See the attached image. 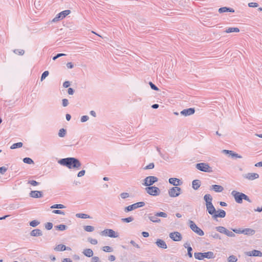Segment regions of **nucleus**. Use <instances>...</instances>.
<instances>
[{
  "label": "nucleus",
  "mask_w": 262,
  "mask_h": 262,
  "mask_svg": "<svg viewBox=\"0 0 262 262\" xmlns=\"http://www.w3.org/2000/svg\"><path fill=\"white\" fill-rule=\"evenodd\" d=\"M89 119V117L88 116L85 115L81 117L80 121L81 122H85L87 121Z\"/></svg>",
  "instance_id": "nucleus-57"
},
{
  "label": "nucleus",
  "mask_w": 262,
  "mask_h": 262,
  "mask_svg": "<svg viewBox=\"0 0 262 262\" xmlns=\"http://www.w3.org/2000/svg\"><path fill=\"white\" fill-rule=\"evenodd\" d=\"M156 216L165 218L167 217V214L166 213L164 212H156Z\"/></svg>",
  "instance_id": "nucleus-46"
},
{
  "label": "nucleus",
  "mask_w": 262,
  "mask_h": 262,
  "mask_svg": "<svg viewBox=\"0 0 262 262\" xmlns=\"http://www.w3.org/2000/svg\"><path fill=\"white\" fill-rule=\"evenodd\" d=\"M239 29L237 27H230L225 31V32L227 33H230L232 32H239Z\"/></svg>",
  "instance_id": "nucleus-31"
},
{
  "label": "nucleus",
  "mask_w": 262,
  "mask_h": 262,
  "mask_svg": "<svg viewBox=\"0 0 262 262\" xmlns=\"http://www.w3.org/2000/svg\"><path fill=\"white\" fill-rule=\"evenodd\" d=\"M84 229L87 232H92L94 230V227L92 226H85Z\"/></svg>",
  "instance_id": "nucleus-44"
},
{
  "label": "nucleus",
  "mask_w": 262,
  "mask_h": 262,
  "mask_svg": "<svg viewBox=\"0 0 262 262\" xmlns=\"http://www.w3.org/2000/svg\"><path fill=\"white\" fill-rule=\"evenodd\" d=\"M158 179L155 176H148L144 180L143 185L145 186H150L152 185L155 183L158 182Z\"/></svg>",
  "instance_id": "nucleus-6"
},
{
  "label": "nucleus",
  "mask_w": 262,
  "mask_h": 262,
  "mask_svg": "<svg viewBox=\"0 0 262 262\" xmlns=\"http://www.w3.org/2000/svg\"><path fill=\"white\" fill-rule=\"evenodd\" d=\"M169 237L173 241H175V242L180 241L182 239V236L181 234L178 232H173L170 233L169 234Z\"/></svg>",
  "instance_id": "nucleus-12"
},
{
  "label": "nucleus",
  "mask_w": 262,
  "mask_h": 262,
  "mask_svg": "<svg viewBox=\"0 0 262 262\" xmlns=\"http://www.w3.org/2000/svg\"><path fill=\"white\" fill-rule=\"evenodd\" d=\"M181 193V188L177 186L173 187L168 190V194L170 197L176 198Z\"/></svg>",
  "instance_id": "nucleus-8"
},
{
  "label": "nucleus",
  "mask_w": 262,
  "mask_h": 262,
  "mask_svg": "<svg viewBox=\"0 0 262 262\" xmlns=\"http://www.w3.org/2000/svg\"><path fill=\"white\" fill-rule=\"evenodd\" d=\"M88 241L93 245H96L98 243V241L96 239H93L91 237H89L88 238Z\"/></svg>",
  "instance_id": "nucleus-49"
},
{
  "label": "nucleus",
  "mask_w": 262,
  "mask_h": 262,
  "mask_svg": "<svg viewBox=\"0 0 262 262\" xmlns=\"http://www.w3.org/2000/svg\"><path fill=\"white\" fill-rule=\"evenodd\" d=\"M201 181L199 180H194L192 182V187L194 190H198L201 186Z\"/></svg>",
  "instance_id": "nucleus-27"
},
{
  "label": "nucleus",
  "mask_w": 262,
  "mask_h": 262,
  "mask_svg": "<svg viewBox=\"0 0 262 262\" xmlns=\"http://www.w3.org/2000/svg\"><path fill=\"white\" fill-rule=\"evenodd\" d=\"M49 74V72L48 71L43 72L41 76V81H43Z\"/></svg>",
  "instance_id": "nucleus-48"
},
{
  "label": "nucleus",
  "mask_w": 262,
  "mask_h": 262,
  "mask_svg": "<svg viewBox=\"0 0 262 262\" xmlns=\"http://www.w3.org/2000/svg\"><path fill=\"white\" fill-rule=\"evenodd\" d=\"M242 196H243V200H245L250 203L251 202V200L249 199V198L248 195H247L246 194L243 193Z\"/></svg>",
  "instance_id": "nucleus-62"
},
{
  "label": "nucleus",
  "mask_w": 262,
  "mask_h": 262,
  "mask_svg": "<svg viewBox=\"0 0 262 262\" xmlns=\"http://www.w3.org/2000/svg\"><path fill=\"white\" fill-rule=\"evenodd\" d=\"M55 228L56 229L60 230V231H63L66 230L68 228V227L63 224H60L57 226H55Z\"/></svg>",
  "instance_id": "nucleus-36"
},
{
  "label": "nucleus",
  "mask_w": 262,
  "mask_h": 262,
  "mask_svg": "<svg viewBox=\"0 0 262 262\" xmlns=\"http://www.w3.org/2000/svg\"><path fill=\"white\" fill-rule=\"evenodd\" d=\"M237 260V258L234 255H231L228 258V262H236Z\"/></svg>",
  "instance_id": "nucleus-47"
},
{
  "label": "nucleus",
  "mask_w": 262,
  "mask_h": 262,
  "mask_svg": "<svg viewBox=\"0 0 262 262\" xmlns=\"http://www.w3.org/2000/svg\"><path fill=\"white\" fill-rule=\"evenodd\" d=\"M244 177L249 180H253L259 178V174L257 173H248L244 176Z\"/></svg>",
  "instance_id": "nucleus-17"
},
{
  "label": "nucleus",
  "mask_w": 262,
  "mask_h": 262,
  "mask_svg": "<svg viewBox=\"0 0 262 262\" xmlns=\"http://www.w3.org/2000/svg\"><path fill=\"white\" fill-rule=\"evenodd\" d=\"M206 210L208 211V213L213 217V215L216 212V209L213 204H208V205H206Z\"/></svg>",
  "instance_id": "nucleus-16"
},
{
  "label": "nucleus",
  "mask_w": 262,
  "mask_h": 262,
  "mask_svg": "<svg viewBox=\"0 0 262 262\" xmlns=\"http://www.w3.org/2000/svg\"><path fill=\"white\" fill-rule=\"evenodd\" d=\"M149 84L152 90H155V91H159V88L154 84L152 82H149Z\"/></svg>",
  "instance_id": "nucleus-50"
},
{
  "label": "nucleus",
  "mask_w": 262,
  "mask_h": 262,
  "mask_svg": "<svg viewBox=\"0 0 262 262\" xmlns=\"http://www.w3.org/2000/svg\"><path fill=\"white\" fill-rule=\"evenodd\" d=\"M255 233V230L251 228L244 229L243 234L246 235H253Z\"/></svg>",
  "instance_id": "nucleus-25"
},
{
  "label": "nucleus",
  "mask_w": 262,
  "mask_h": 262,
  "mask_svg": "<svg viewBox=\"0 0 262 262\" xmlns=\"http://www.w3.org/2000/svg\"><path fill=\"white\" fill-rule=\"evenodd\" d=\"M52 213H55V214H62V215L65 214L64 212H63V211H61L60 210H54L52 211Z\"/></svg>",
  "instance_id": "nucleus-54"
},
{
  "label": "nucleus",
  "mask_w": 262,
  "mask_h": 262,
  "mask_svg": "<svg viewBox=\"0 0 262 262\" xmlns=\"http://www.w3.org/2000/svg\"><path fill=\"white\" fill-rule=\"evenodd\" d=\"M210 236H211L214 239H221L220 235L217 233L215 232H212L211 233Z\"/></svg>",
  "instance_id": "nucleus-40"
},
{
  "label": "nucleus",
  "mask_w": 262,
  "mask_h": 262,
  "mask_svg": "<svg viewBox=\"0 0 262 262\" xmlns=\"http://www.w3.org/2000/svg\"><path fill=\"white\" fill-rule=\"evenodd\" d=\"M195 167L199 170L206 172H211L212 169L207 163H200L195 165Z\"/></svg>",
  "instance_id": "nucleus-3"
},
{
  "label": "nucleus",
  "mask_w": 262,
  "mask_h": 262,
  "mask_svg": "<svg viewBox=\"0 0 262 262\" xmlns=\"http://www.w3.org/2000/svg\"><path fill=\"white\" fill-rule=\"evenodd\" d=\"M148 219L153 223H160L161 222V220L158 218V216H156V213L154 215L151 213L149 214Z\"/></svg>",
  "instance_id": "nucleus-22"
},
{
  "label": "nucleus",
  "mask_w": 262,
  "mask_h": 262,
  "mask_svg": "<svg viewBox=\"0 0 262 262\" xmlns=\"http://www.w3.org/2000/svg\"><path fill=\"white\" fill-rule=\"evenodd\" d=\"M212 197L210 194H206L204 196V200L206 202V205H208V204H212Z\"/></svg>",
  "instance_id": "nucleus-24"
},
{
  "label": "nucleus",
  "mask_w": 262,
  "mask_h": 262,
  "mask_svg": "<svg viewBox=\"0 0 262 262\" xmlns=\"http://www.w3.org/2000/svg\"><path fill=\"white\" fill-rule=\"evenodd\" d=\"M195 110L194 108H189L187 109H184L180 112L182 115L187 116L192 115L194 113Z\"/></svg>",
  "instance_id": "nucleus-14"
},
{
  "label": "nucleus",
  "mask_w": 262,
  "mask_h": 262,
  "mask_svg": "<svg viewBox=\"0 0 262 262\" xmlns=\"http://www.w3.org/2000/svg\"><path fill=\"white\" fill-rule=\"evenodd\" d=\"M145 203L144 202H137L125 207L124 211L125 212H128L138 208L143 207Z\"/></svg>",
  "instance_id": "nucleus-7"
},
{
  "label": "nucleus",
  "mask_w": 262,
  "mask_h": 262,
  "mask_svg": "<svg viewBox=\"0 0 262 262\" xmlns=\"http://www.w3.org/2000/svg\"><path fill=\"white\" fill-rule=\"evenodd\" d=\"M133 220H134V217L132 216H129V217H128L126 218L122 219V221L123 222H125V223H129V222H132Z\"/></svg>",
  "instance_id": "nucleus-45"
},
{
  "label": "nucleus",
  "mask_w": 262,
  "mask_h": 262,
  "mask_svg": "<svg viewBox=\"0 0 262 262\" xmlns=\"http://www.w3.org/2000/svg\"><path fill=\"white\" fill-rule=\"evenodd\" d=\"M212 189L216 192H221L224 190V188L222 186L218 185H212Z\"/></svg>",
  "instance_id": "nucleus-30"
},
{
  "label": "nucleus",
  "mask_w": 262,
  "mask_h": 262,
  "mask_svg": "<svg viewBox=\"0 0 262 262\" xmlns=\"http://www.w3.org/2000/svg\"><path fill=\"white\" fill-rule=\"evenodd\" d=\"M156 244L160 248L165 249L167 248L165 242L161 239H158L156 242Z\"/></svg>",
  "instance_id": "nucleus-20"
},
{
  "label": "nucleus",
  "mask_w": 262,
  "mask_h": 262,
  "mask_svg": "<svg viewBox=\"0 0 262 262\" xmlns=\"http://www.w3.org/2000/svg\"><path fill=\"white\" fill-rule=\"evenodd\" d=\"M62 106L66 107L69 104V101L67 99H63L62 100Z\"/></svg>",
  "instance_id": "nucleus-60"
},
{
  "label": "nucleus",
  "mask_w": 262,
  "mask_h": 262,
  "mask_svg": "<svg viewBox=\"0 0 262 262\" xmlns=\"http://www.w3.org/2000/svg\"><path fill=\"white\" fill-rule=\"evenodd\" d=\"M189 225L190 229L195 233L198 234L200 236H203L204 235V231L199 227H198L191 220L189 221Z\"/></svg>",
  "instance_id": "nucleus-5"
},
{
  "label": "nucleus",
  "mask_w": 262,
  "mask_h": 262,
  "mask_svg": "<svg viewBox=\"0 0 262 262\" xmlns=\"http://www.w3.org/2000/svg\"><path fill=\"white\" fill-rule=\"evenodd\" d=\"M155 165L154 163H150L144 167V169H151L154 168Z\"/></svg>",
  "instance_id": "nucleus-53"
},
{
  "label": "nucleus",
  "mask_w": 262,
  "mask_h": 262,
  "mask_svg": "<svg viewBox=\"0 0 262 262\" xmlns=\"http://www.w3.org/2000/svg\"><path fill=\"white\" fill-rule=\"evenodd\" d=\"M248 6L249 7L256 8L258 6V4L257 3L251 2L248 4Z\"/></svg>",
  "instance_id": "nucleus-58"
},
{
  "label": "nucleus",
  "mask_w": 262,
  "mask_h": 262,
  "mask_svg": "<svg viewBox=\"0 0 262 262\" xmlns=\"http://www.w3.org/2000/svg\"><path fill=\"white\" fill-rule=\"evenodd\" d=\"M102 233L103 235H104L105 236H108L110 237H117L118 236V235L117 233H116L113 230L110 229H107L104 230Z\"/></svg>",
  "instance_id": "nucleus-11"
},
{
  "label": "nucleus",
  "mask_w": 262,
  "mask_h": 262,
  "mask_svg": "<svg viewBox=\"0 0 262 262\" xmlns=\"http://www.w3.org/2000/svg\"><path fill=\"white\" fill-rule=\"evenodd\" d=\"M65 55H66V54H63V53H58L56 56H55L53 57V60H55L58 58L63 56H65Z\"/></svg>",
  "instance_id": "nucleus-61"
},
{
  "label": "nucleus",
  "mask_w": 262,
  "mask_h": 262,
  "mask_svg": "<svg viewBox=\"0 0 262 262\" xmlns=\"http://www.w3.org/2000/svg\"><path fill=\"white\" fill-rule=\"evenodd\" d=\"M82 253L85 256L89 257H92L93 255V251L91 249H85L83 251Z\"/></svg>",
  "instance_id": "nucleus-29"
},
{
  "label": "nucleus",
  "mask_w": 262,
  "mask_h": 262,
  "mask_svg": "<svg viewBox=\"0 0 262 262\" xmlns=\"http://www.w3.org/2000/svg\"><path fill=\"white\" fill-rule=\"evenodd\" d=\"M168 182L170 184L175 186L181 185L182 184V182L180 179L174 178H169Z\"/></svg>",
  "instance_id": "nucleus-18"
},
{
  "label": "nucleus",
  "mask_w": 262,
  "mask_h": 262,
  "mask_svg": "<svg viewBox=\"0 0 262 262\" xmlns=\"http://www.w3.org/2000/svg\"><path fill=\"white\" fill-rule=\"evenodd\" d=\"M53 227V224L50 222H48L45 224V228L46 229L49 230H51Z\"/></svg>",
  "instance_id": "nucleus-51"
},
{
  "label": "nucleus",
  "mask_w": 262,
  "mask_h": 262,
  "mask_svg": "<svg viewBox=\"0 0 262 262\" xmlns=\"http://www.w3.org/2000/svg\"><path fill=\"white\" fill-rule=\"evenodd\" d=\"M225 235L231 237H233L235 236V234L233 232L230 231L228 230H227Z\"/></svg>",
  "instance_id": "nucleus-55"
},
{
  "label": "nucleus",
  "mask_w": 262,
  "mask_h": 262,
  "mask_svg": "<svg viewBox=\"0 0 262 262\" xmlns=\"http://www.w3.org/2000/svg\"><path fill=\"white\" fill-rule=\"evenodd\" d=\"M120 196L122 199H125L129 196V194L127 192H122L120 194Z\"/></svg>",
  "instance_id": "nucleus-52"
},
{
  "label": "nucleus",
  "mask_w": 262,
  "mask_h": 262,
  "mask_svg": "<svg viewBox=\"0 0 262 262\" xmlns=\"http://www.w3.org/2000/svg\"><path fill=\"white\" fill-rule=\"evenodd\" d=\"M71 13V11L69 10H66L63 11L58 14L53 18L52 21L56 22L59 20L65 18L68 15H69Z\"/></svg>",
  "instance_id": "nucleus-9"
},
{
  "label": "nucleus",
  "mask_w": 262,
  "mask_h": 262,
  "mask_svg": "<svg viewBox=\"0 0 262 262\" xmlns=\"http://www.w3.org/2000/svg\"><path fill=\"white\" fill-rule=\"evenodd\" d=\"M224 152L229 154L232 158H242V156L238 155V154L234 152L232 150H224Z\"/></svg>",
  "instance_id": "nucleus-26"
},
{
  "label": "nucleus",
  "mask_w": 262,
  "mask_h": 262,
  "mask_svg": "<svg viewBox=\"0 0 262 262\" xmlns=\"http://www.w3.org/2000/svg\"><path fill=\"white\" fill-rule=\"evenodd\" d=\"M146 192L150 195L158 196L160 193V189L156 186H147L145 188Z\"/></svg>",
  "instance_id": "nucleus-4"
},
{
  "label": "nucleus",
  "mask_w": 262,
  "mask_h": 262,
  "mask_svg": "<svg viewBox=\"0 0 262 262\" xmlns=\"http://www.w3.org/2000/svg\"><path fill=\"white\" fill-rule=\"evenodd\" d=\"M67 134V130L64 128H61L59 129L58 132V136L61 138L65 137Z\"/></svg>",
  "instance_id": "nucleus-35"
},
{
  "label": "nucleus",
  "mask_w": 262,
  "mask_h": 262,
  "mask_svg": "<svg viewBox=\"0 0 262 262\" xmlns=\"http://www.w3.org/2000/svg\"><path fill=\"white\" fill-rule=\"evenodd\" d=\"M13 52L16 54H18L19 55H23L25 53V51L24 50H20V49H15L13 50Z\"/></svg>",
  "instance_id": "nucleus-42"
},
{
  "label": "nucleus",
  "mask_w": 262,
  "mask_h": 262,
  "mask_svg": "<svg viewBox=\"0 0 262 262\" xmlns=\"http://www.w3.org/2000/svg\"><path fill=\"white\" fill-rule=\"evenodd\" d=\"M226 216V212L222 209H219L216 213L213 215V219L217 217L223 218Z\"/></svg>",
  "instance_id": "nucleus-21"
},
{
  "label": "nucleus",
  "mask_w": 262,
  "mask_h": 262,
  "mask_svg": "<svg viewBox=\"0 0 262 262\" xmlns=\"http://www.w3.org/2000/svg\"><path fill=\"white\" fill-rule=\"evenodd\" d=\"M40 224V222H38V221L37 220H33V221H31L30 223H29V225L30 226H32L33 227H35L36 226H37V225H38L39 224Z\"/></svg>",
  "instance_id": "nucleus-41"
},
{
  "label": "nucleus",
  "mask_w": 262,
  "mask_h": 262,
  "mask_svg": "<svg viewBox=\"0 0 262 262\" xmlns=\"http://www.w3.org/2000/svg\"><path fill=\"white\" fill-rule=\"evenodd\" d=\"M184 246L185 248H187L188 255L189 257L191 258L192 257V253L191 252L192 251V248L188 243H185L184 245Z\"/></svg>",
  "instance_id": "nucleus-32"
},
{
  "label": "nucleus",
  "mask_w": 262,
  "mask_h": 262,
  "mask_svg": "<svg viewBox=\"0 0 262 262\" xmlns=\"http://www.w3.org/2000/svg\"><path fill=\"white\" fill-rule=\"evenodd\" d=\"M219 12L220 13L226 12H234V10L231 8H228V7H221L219 8Z\"/></svg>",
  "instance_id": "nucleus-28"
},
{
  "label": "nucleus",
  "mask_w": 262,
  "mask_h": 262,
  "mask_svg": "<svg viewBox=\"0 0 262 262\" xmlns=\"http://www.w3.org/2000/svg\"><path fill=\"white\" fill-rule=\"evenodd\" d=\"M42 235V231L38 229H34L30 232V235L32 236H39Z\"/></svg>",
  "instance_id": "nucleus-23"
},
{
  "label": "nucleus",
  "mask_w": 262,
  "mask_h": 262,
  "mask_svg": "<svg viewBox=\"0 0 262 262\" xmlns=\"http://www.w3.org/2000/svg\"><path fill=\"white\" fill-rule=\"evenodd\" d=\"M66 208L65 206L62 204H55L51 207L52 209H63Z\"/></svg>",
  "instance_id": "nucleus-38"
},
{
  "label": "nucleus",
  "mask_w": 262,
  "mask_h": 262,
  "mask_svg": "<svg viewBox=\"0 0 262 262\" xmlns=\"http://www.w3.org/2000/svg\"><path fill=\"white\" fill-rule=\"evenodd\" d=\"M231 195L234 197L235 201L238 204L243 203V193L233 190L231 192Z\"/></svg>",
  "instance_id": "nucleus-10"
},
{
  "label": "nucleus",
  "mask_w": 262,
  "mask_h": 262,
  "mask_svg": "<svg viewBox=\"0 0 262 262\" xmlns=\"http://www.w3.org/2000/svg\"><path fill=\"white\" fill-rule=\"evenodd\" d=\"M23 144L22 142H17V143H14L13 144H12L10 148L12 149H16L17 148H20L23 146Z\"/></svg>",
  "instance_id": "nucleus-34"
},
{
  "label": "nucleus",
  "mask_w": 262,
  "mask_h": 262,
  "mask_svg": "<svg viewBox=\"0 0 262 262\" xmlns=\"http://www.w3.org/2000/svg\"><path fill=\"white\" fill-rule=\"evenodd\" d=\"M232 231L237 234L243 233L244 232V229L242 230L241 229H232Z\"/></svg>",
  "instance_id": "nucleus-56"
},
{
  "label": "nucleus",
  "mask_w": 262,
  "mask_h": 262,
  "mask_svg": "<svg viewBox=\"0 0 262 262\" xmlns=\"http://www.w3.org/2000/svg\"><path fill=\"white\" fill-rule=\"evenodd\" d=\"M76 216L79 218L84 219L90 218V216L89 215L84 213H77L76 214Z\"/></svg>",
  "instance_id": "nucleus-37"
},
{
  "label": "nucleus",
  "mask_w": 262,
  "mask_h": 262,
  "mask_svg": "<svg viewBox=\"0 0 262 262\" xmlns=\"http://www.w3.org/2000/svg\"><path fill=\"white\" fill-rule=\"evenodd\" d=\"M92 260L93 262H101L99 258L97 256L93 257Z\"/></svg>",
  "instance_id": "nucleus-64"
},
{
  "label": "nucleus",
  "mask_w": 262,
  "mask_h": 262,
  "mask_svg": "<svg viewBox=\"0 0 262 262\" xmlns=\"http://www.w3.org/2000/svg\"><path fill=\"white\" fill-rule=\"evenodd\" d=\"M102 250L106 252H111L113 251V249L110 246H104L102 248Z\"/></svg>",
  "instance_id": "nucleus-43"
},
{
  "label": "nucleus",
  "mask_w": 262,
  "mask_h": 262,
  "mask_svg": "<svg viewBox=\"0 0 262 262\" xmlns=\"http://www.w3.org/2000/svg\"><path fill=\"white\" fill-rule=\"evenodd\" d=\"M28 183L30 184L32 186H37L39 185V183L35 180H30L28 181Z\"/></svg>",
  "instance_id": "nucleus-59"
},
{
  "label": "nucleus",
  "mask_w": 262,
  "mask_h": 262,
  "mask_svg": "<svg viewBox=\"0 0 262 262\" xmlns=\"http://www.w3.org/2000/svg\"><path fill=\"white\" fill-rule=\"evenodd\" d=\"M7 170V168L5 166L0 167V173L4 174Z\"/></svg>",
  "instance_id": "nucleus-63"
},
{
  "label": "nucleus",
  "mask_w": 262,
  "mask_h": 262,
  "mask_svg": "<svg viewBox=\"0 0 262 262\" xmlns=\"http://www.w3.org/2000/svg\"><path fill=\"white\" fill-rule=\"evenodd\" d=\"M23 162L25 163H27L28 164H34V161H33V160L32 159H31L30 158H28V157L24 158Z\"/></svg>",
  "instance_id": "nucleus-39"
},
{
  "label": "nucleus",
  "mask_w": 262,
  "mask_h": 262,
  "mask_svg": "<svg viewBox=\"0 0 262 262\" xmlns=\"http://www.w3.org/2000/svg\"><path fill=\"white\" fill-rule=\"evenodd\" d=\"M215 229L217 231L220 232L221 233H223L226 234L228 229H227L225 227L223 226H217L215 227Z\"/></svg>",
  "instance_id": "nucleus-33"
},
{
  "label": "nucleus",
  "mask_w": 262,
  "mask_h": 262,
  "mask_svg": "<svg viewBox=\"0 0 262 262\" xmlns=\"http://www.w3.org/2000/svg\"><path fill=\"white\" fill-rule=\"evenodd\" d=\"M194 256L195 259L199 260H202L204 258H207L208 259L214 258V254L211 251H208L204 253L195 252L194 254Z\"/></svg>",
  "instance_id": "nucleus-2"
},
{
  "label": "nucleus",
  "mask_w": 262,
  "mask_h": 262,
  "mask_svg": "<svg viewBox=\"0 0 262 262\" xmlns=\"http://www.w3.org/2000/svg\"><path fill=\"white\" fill-rule=\"evenodd\" d=\"M58 162L60 165L66 166L69 169H79L81 166L80 161L74 157L61 159Z\"/></svg>",
  "instance_id": "nucleus-1"
},
{
  "label": "nucleus",
  "mask_w": 262,
  "mask_h": 262,
  "mask_svg": "<svg viewBox=\"0 0 262 262\" xmlns=\"http://www.w3.org/2000/svg\"><path fill=\"white\" fill-rule=\"evenodd\" d=\"M246 255L249 256H262V252L260 251L257 250H253L251 251L245 252Z\"/></svg>",
  "instance_id": "nucleus-13"
},
{
  "label": "nucleus",
  "mask_w": 262,
  "mask_h": 262,
  "mask_svg": "<svg viewBox=\"0 0 262 262\" xmlns=\"http://www.w3.org/2000/svg\"><path fill=\"white\" fill-rule=\"evenodd\" d=\"M54 250L56 251H63L65 250H71L70 247H66L64 245L59 244L54 247Z\"/></svg>",
  "instance_id": "nucleus-19"
},
{
  "label": "nucleus",
  "mask_w": 262,
  "mask_h": 262,
  "mask_svg": "<svg viewBox=\"0 0 262 262\" xmlns=\"http://www.w3.org/2000/svg\"><path fill=\"white\" fill-rule=\"evenodd\" d=\"M30 196L33 198H40L43 196L42 191L37 190H33L30 192Z\"/></svg>",
  "instance_id": "nucleus-15"
}]
</instances>
